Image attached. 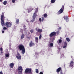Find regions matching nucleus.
Instances as JSON below:
<instances>
[{
	"label": "nucleus",
	"instance_id": "e433bc0d",
	"mask_svg": "<svg viewBox=\"0 0 74 74\" xmlns=\"http://www.w3.org/2000/svg\"><path fill=\"white\" fill-rule=\"evenodd\" d=\"M0 50L1 51V52H3V49H2V48H1L0 49Z\"/></svg>",
	"mask_w": 74,
	"mask_h": 74
},
{
	"label": "nucleus",
	"instance_id": "f3484780",
	"mask_svg": "<svg viewBox=\"0 0 74 74\" xmlns=\"http://www.w3.org/2000/svg\"><path fill=\"white\" fill-rule=\"evenodd\" d=\"M70 65L74 64V61H71V62H70Z\"/></svg>",
	"mask_w": 74,
	"mask_h": 74
},
{
	"label": "nucleus",
	"instance_id": "ddd939ff",
	"mask_svg": "<svg viewBox=\"0 0 74 74\" xmlns=\"http://www.w3.org/2000/svg\"><path fill=\"white\" fill-rule=\"evenodd\" d=\"M62 70V68H61L60 67L58 68L56 70L57 73H59L60 72V71Z\"/></svg>",
	"mask_w": 74,
	"mask_h": 74
},
{
	"label": "nucleus",
	"instance_id": "9d476101",
	"mask_svg": "<svg viewBox=\"0 0 74 74\" xmlns=\"http://www.w3.org/2000/svg\"><path fill=\"white\" fill-rule=\"evenodd\" d=\"M64 19H66V21L67 22L69 21V16H64Z\"/></svg>",
	"mask_w": 74,
	"mask_h": 74
},
{
	"label": "nucleus",
	"instance_id": "c9c22d12",
	"mask_svg": "<svg viewBox=\"0 0 74 74\" xmlns=\"http://www.w3.org/2000/svg\"><path fill=\"white\" fill-rule=\"evenodd\" d=\"M39 21H40V22H41V18H39Z\"/></svg>",
	"mask_w": 74,
	"mask_h": 74
},
{
	"label": "nucleus",
	"instance_id": "9b49d317",
	"mask_svg": "<svg viewBox=\"0 0 74 74\" xmlns=\"http://www.w3.org/2000/svg\"><path fill=\"white\" fill-rule=\"evenodd\" d=\"M5 56L6 57L5 59H7L9 58V56H10V54H9V53H6Z\"/></svg>",
	"mask_w": 74,
	"mask_h": 74
},
{
	"label": "nucleus",
	"instance_id": "603ef678",
	"mask_svg": "<svg viewBox=\"0 0 74 74\" xmlns=\"http://www.w3.org/2000/svg\"><path fill=\"white\" fill-rule=\"evenodd\" d=\"M28 21V20H27V22H28V21Z\"/></svg>",
	"mask_w": 74,
	"mask_h": 74
},
{
	"label": "nucleus",
	"instance_id": "4d7b16f0",
	"mask_svg": "<svg viewBox=\"0 0 74 74\" xmlns=\"http://www.w3.org/2000/svg\"><path fill=\"white\" fill-rule=\"evenodd\" d=\"M37 39H38V38H37Z\"/></svg>",
	"mask_w": 74,
	"mask_h": 74
},
{
	"label": "nucleus",
	"instance_id": "f257e3e1",
	"mask_svg": "<svg viewBox=\"0 0 74 74\" xmlns=\"http://www.w3.org/2000/svg\"><path fill=\"white\" fill-rule=\"evenodd\" d=\"M18 47L20 51H22V53L24 54L25 53V49L24 46L22 45H18Z\"/></svg>",
	"mask_w": 74,
	"mask_h": 74
},
{
	"label": "nucleus",
	"instance_id": "c756f323",
	"mask_svg": "<svg viewBox=\"0 0 74 74\" xmlns=\"http://www.w3.org/2000/svg\"><path fill=\"white\" fill-rule=\"evenodd\" d=\"M10 67L11 68H13L14 67V65H10Z\"/></svg>",
	"mask_w": 74,
	"mask_h": 74
},
{
	"label": "nucleus",
	"instance_id": "bb28decb",
	"mask_svg": "<svg viewBox=\"0 0 74 74\" xmlns=\"http://www.w3.org/2000/svg\"><path fill=\"white\" fill-rule=\"evenodd\" d=\"M53 43H50L51 47H53Z\"/></svg>",
	"mask_w": 74,
	"mask_h": 74
},
{
	"label": "nucleus",
	"instance_id": "aec40b11",
	"mask_svg": "<svg viewBox=\"0 0 74 74\" xmlns=\"http://www.w3.org/2000/svg\"><path fill=\"white\" fill-rule=\"evenodd\" d=\"M24 38V34L23 33L22 35H21V39H23Z\"/></svg>",
	"mask_w": 74,
	"mask_h": 74
},
{
	"label": "nucleus",
	"instance_id": "a19ab883",
	"mask_svg": "<svg viewBox=\"0 0 74 74\" xmlns=\"http://www.w3.org/2000/svg\"><path fill=\"white\" fill-rule=\"evenodd\" d=\"M36 73H37V69H36Z\"/></svg>",
	"mask_w": 74,
	"mask_h": 74
},
{
	"label": "nucleus",
	"instance_id": "f704fd0d",
	"mask_svg": "<svg viewBox=\"0 0 74 74\" xmlns=\"http://www.w3.org/2000/svg\"><path fill=\"white\" fill-rule=\"evenodd\" d=\"M14 63H10V65H14Z\"/></svg>",
	"mask_w": 74,
	"mask_h": 74
},
{
	"label": "nucleus",
	"instance_id": "37998d69",
	"mask_svg": "<svg viewBox=\"0 0 74 74\" xmlns=\"http://www.w3.org/2000/svg\"><path fill=\"white\" fill-rule=\"evenodd\" d=\"M4 33V31H2V33Z\"/></svg>",
	"mask_w": 74,
	"mask_h": 74
},
{
	"label": "nucleus",
	"instance_id": "6ab92c4d",
	"mask_svg": "<svg viewBox=\"0 0 74 74\" xmlns=\"http://www.w3.org/2000/svg\"><path fill=\"white\" fill-rule=\"evenodd\" d=\"M7 3V1H5L3 2V4L4 5H6Z\"/></svg>",
	"mask_w": 74,
	"mask_h": 74
},
{
	"label": "nucleus",
	"instance_id": "a211bd4d",
	"mask_svg": "<svg viewBox=\"0 0 74 74\" xmlns=\"http://www.w3.org/2000/svg\"><path fill=\"white\" fill-rule=\"evenodd\" d=\"M66 38V41H68V42H69V41H70V39H69V38Z\"/></svg>",
	"mask_w": 74,
	"mask_h": 74
},
{
	"label": "nucleus",
	"instance_id": "473e14b6",
	"mask_svg": "<svg viewBox=\"0 0 74 74\" xmlns=\"http://www.w3.org/2000/svg\"><path fill=\"white\" fill-rule=\"evenodd\" d=\"M12 2L13 3H14L15 2V0H12Z\"/></svg>",
	"mask_w": 74,
	"mask_h": 74
},
{
	"label": "nucleus",
	"instance_id": "f8f14e48",
	"mask_svg": "<svg viewBox=\"0 0 74 74\" xmlns=\"http://www.w3.org/2000/svg\"><path fill=\"white\" fill-rule=\"evenodd\" d=\"M67 46V42H64V45L63 47V48H66Z\"/></svg>",
	"mask_w": 74,
	"mask_h": 74
},
{
	"label": "nucleus",
	"instance_id": "0eeeda50",
	"mask_svg": "<svg viewBox=\"0 0 74 74\" xmlns=\"http://www.w3.org/2000/svg\"><path fill=\"white\" fill-rule=\"evenodd\" d=\"M23 71V69L22 68L21 66H19L18 68V71L19 73H20L19 74H21L22 73V71Z\"/></svg>",
	"mask_w": 74,
	"mask_h": 74
},
{
	"label": "nucleus",
	"instance_id": "f03ea898",
	"mask_svg": "<svg viewBox=\"0 0 74 74\" xmlns=\"http://www.w3.org/2000/svg\"><path fill=\"white\" fill-rule=\"evenodd\" d=\"M1 22L2 26H4V13H2V15L1 16Z\"/></svg>",
	"mask_w": 74,
	"mask_h": 74
},
{
	"label": "nucleus",
	"instance_id": "20e7f679",
	"mask_svg": "<svg viewBox=\"0 0 74 74\" xmlns=\"http://www.w3.org/2000/svg\"><path fill=\"white\" fill-rule=\"evenodd\" d=\"M32 72V69L30 68H26L25 71L26 74H29Z\"/></svg>",
	"mask_w": 74,
	"mask_h": 74
},
{
	"label": "nucleus",
	"instance_id": "6e6d98bb",
	"mask_svg": "<svg viewBox=\"0 0 74 74\" xmlns=\"http://www.w3.org/2000/svg\"><path fill=\"white\" fill-rule=\"evenodd\" d=\"M29 34H30V33H29Z\"/></svg>",
	"mask_w": 74,
	"mask_h": 74
},
{
	"label": "nucleus",
	"instance_id": "864d4df0",
	"mask_svg": "<svg viewBox=\"0 0 74 74\" xmlns=\"http://www.w3.org/2000/svg\"><path fill=\"white\" fill-rule=\"evenodd\" d=\"M36 55H37V53H35Z\"/></svg>",
	"mask_w": 74,
	"mask_h": 74
},
{
	"label": "nucleus",
	"instance_id": "79ce46f5",
	"mask_svg": "<svg viewBox=\"0 0 74 74\" xmlns=\"http://www.w3.org/2000/svg\"><path fill=\"white\" fill-rule=\"evenodd\" d=\"M60 74H63V72H60Z\"/></svg>",
	"mask_w": 74,
	"mask_h": 74
},
{
	"label": "nucleus",
	"instance_id": "4c0bfd02",
	"mask_svg": "<svg viewBox=\"0 0 74 74\" xmlns=\"http://www.w3.org/2000/svg\"><path fill=\"white\" fill-rule=\"evenodd\" d=\"M21 33H23V29H21Z\"/></svg>",
	"mask_w": 74,
	"mask_h": 74
},
{
	"label": "nucleus",
	"instance_id": "c03bdc74",
	"mask_svg": "<svg viewBox=\"0 0 74 74\" xmlns=\"http://www.w3.org/2000/svg\"><path fill=\"white\" fill-rule=\"evenodd\" d=\"M70 66H71V67H72L73 66V65H70Z\"/></svg>",
	"mask_w": 74,
	"mask_h": 74
},
{
	"label": "nucleus",
	"instance_id": "7c9ffc66",
	"mask_svg": "<svg viewBox=\"0 0 74 74\" xmlns=\"http://www.w3.org/2000/svg\"><path fill=\"white\" fill-rule=\"evenodd\" d=\"M35 40L36 42H37V37H36Z\"/></svg>",
	"mask_w": 74,
	"mask_h": 74
},
{
	"label": "nucleus",
	"instance_id": "cd10ccee",
	"mask_svg": "<svg viewBox=\"0 0 74 74\" xmlns=\"http://www.w3.org/2000/svg\"><path fill=\"white\" fill-rule=\"evenodd\" d=\"M30 32L31 33H33V32H34V30H33V29H32L30 31Z\"/></svg>",
	"mask_w": 74,
	"mask_h": 74
},
{
	"label": "nucleus",
	"instance_id": "49530a36",
	"mask_svg": "<svg viewBox=\"0 0 74 74\" xmlns=\"http://www.w3.org/2000/svg\"><path fill=\"white\" fill-rule=\"evenodd\" d=\"M59 29H62V28H61V27H59Z\"/></svg>",
	"mask_w": 74,
	"mask_h": 74
},
{
	"label": "nucleus",
	"instance_id": "a878e982",
	"mask_svg": "<svg viewBox=\"0 0 74 74\" xmlns=\"http://www.w3.org/2000/svg\"><path fill=\"white\" fill-rule=\"evenodd\" d=\"M25 32H24V33L25 34H24V35H26V34H27V32H26V30L25 29Z\"/></svg>",
	"mask_w": 74,
	"mask_h": 74
},
{
	"label": "nucleus",
	"instance_id": "393cba45",
	"mask_svg": "<svg viewBox=\"0 0 74 74\" xmlns=\"http://www.w3.org/2000/svg\"><path fill=\"white\" fill-rule=\"evenodd\" d=\"M42 37V35L41 34H40V35L39 37V40H41V38Z\"/></svg>",
	"mask_w": 74,
	"mask_h": 74
},
{
	"label": "nucleus",
	"instance_id": "de8ad7c7",
	"mask_svg": "<svg viewBox=\"0 0 74 74\" xmlns=\"http://www.w3.org/2000/svg\"><path fill=\"white\" fill-rule=\"evenodd\" d=\"M1 54H3V52L2 51H1Z\"/></svg>",
	"mask_w": 74,
	"mask_h": 74
},
{
	"label": "nucleus",
	"instance_id": "72a5a7b5",
	"mask_svg": "<svg viewBox=\"0 0 74 74\" xmlns=\"http://www.w3.org/2000/svg\"><path fill=\"white\" fill-rule=\"evenodd\" d=\"M3 30H7V28L5 27H4L3 28Z\"/></svg>",
	"mask_w": 74,
	"mask_h": 74
},
{
	"label": "nucleus",
	"instance_id": "dca6fc26",
	"mask_svg": "<svg viewBox=\"0 0 74 74\" xmlns=\"http://www.w3.org/2000/svg\"><path fill=\"white\" fill-rule=\"evenodd\" d=\"M38 31L39 33H41V32H42V29H38Z\"/></svg>",
	"mask_w": 74,
	"mask_h": 74
},
{
	"label": "nucleus",
	"instance_id": "58836bf2",
	"mask_svg": "<svg viewBox=\"0 0 74 74\" xmlns=\"http://www.w3.org/2000/svg\"><path fill=\"white\" fill-rule=\"evenodd\" d=\"M40 74H43V73L42 72H40Z\"/></svg>",
	"mask_w": 74,
	"mask_h": 74
},
{
	"label": "nucleus",
	"instance_id": "6e6552de",
	"mask_svg": "<svg viewBox=\"0 0 74 74\" xmlns=\"http://www.w3.org/2000/svg\"><path fill=\"white\" fill-rule=\"evenodd\" d=\"M5 26H7V27H11V25H12V24L10 23V22H6L5 23Z\"/></svg>",
	"mask_w": 74,
	"mask_h": 74
},
{
	"label": "nucleus",
	"instance_id": "3c124183",
	"mask_svg": "<svg viewBox=\"0 0 74 74\" xmlns=\"http://www.w3.org/2000/svg\"><path fill=\"white\" fill-rule=\"evenodd\" d=\"M28 38H29H29H29V37H28Z\"/></svg>",
	"mask_w": 74,
	"mask_h": 74
},
{
	"label": "nucleus",
	"instance_id": "2eb2a0df",
	"mask_svg": "<svg viewBox=\"0 0 74 74\" xmlns=\"http://www.w3.org/2000/svg\"><path fill=\"white\" fill-rule=\"evenodd\" d=\"M43 16L45 18H47L48 17V15L47 13H45L43 14Z\"/></svg>",
	"mask_w": 74,
	"mask_h": 74
},
{
	"label": "nucleus",
	"instance_id": "5701e85b",
	"mask_svg": "<svg viewBox=\"0 0 74 74\" xmlns=\"http://www.w3.org/2000/svg\"><path fill=\"white\" fill-rule=\"evenodd\" d=\"M62 41V40L61 39H59L58 40V44H60V43H61V42Z\"/></svg>",
	"mask_w": 74,
	"mask_h": 74
},
{
	"label": "nucleus",
	"instance_id": "7ed1b4c3",
	"mask_svg": "<svg viewBox=\"0 0 74 74\" xmlns=\"http://www.w3.org/2000/svg\"><path fill=\"white\" fill-rule=\"evenodd\" d=\"M37 9L36 10H35V12L33 16V19L32 20H31V22H33L34 20L35 19V18H36V16H37Z\"/></svg>",
	"mask_w": 74,
	"mask_h": 74
},
{
	"label": "nucleus",
	"instance_id": "4468645a",
	"mask_svg": "<svg viewBox=\"0 0 74 74\" xmlns=\"http://www.w3.org/2000/svg\"><path fill=\"white\" fill-rule=\"evenodd\" d=\"M34 45V44L32 42H30L29 43V46L30 47H32V46H33V45Z\"/></svg>",
	"mask_w": 74,
	"mask_h": 74
},
{
	"label": "nucleus",
	"instance_id": "a18cd8bd",
	"mask_svg": "<svg viewBox=\"0 0 74 74\" xmlns=\"http://www.w3.org/2000/svg\"><path fill=\"white\" fill-rule=\"evenodd\" d=\"M2 1L3 0H0V1H1V2H2Z\"/></svg>",
	"mask_w": 74,
	"mask_h": 74
},
{
	"label": "nucleus",
	"instance_id": "4be33fe9",
	"mask_svg": "<svg viewBox=\"0 0 74 74\" xmlns=\"http://www.w3.org/2000/svg\"><path fill=\"white\" fill-rule=\"evenodd\" d=\"M32 10H33V8H29L28 10V12H30Z\"/></svg>",
	"mask_w": 74,
	"mask_h": 74
},
{
	"label": "nucleus",
	"instance_id": "b1692460",
	"mask_svg": "<svg viewBox=\"0 0 74 74\" xmlns=\"http://www.w3.org/2000/svg\"><path fill=\"white\" fill-rule=\"evenodd\" d=\"M16 23L18 24L19 23V19H17L16 21Z\"/></svg>",
	"mask_w": 74,
	"mask_h": 74
},
{
	"label": "nucleus",
	"instance_id": "09e8293b",
	"mask_svg": "<svg viewBox=\"0 0 74 74\" xmlns=\"http://www.w3.org/2000/svg\"><path fill=\"white\" fill-rule=\"evenodd\" d=\"M38 73V70L37 69V73Z\"/></svg>",
	"mask_w": 74,
	"mask_h": 74
},
{
	"label": "nucleus",
	"instance_id": "412c9836",
	"mask_svg": "<svg viewBox=\"0 0 74 74\" xmlns=\"http://www.w3.org/2000/svg\"><path fill=\"white\" fill-rule=\"evenodd\" d=\"M56 1V0H51V3H54Z\"/></svg>",
	"mask_w": 74,
	"mask_h": 74
},
{
	"label": "nucleus",
	"instance_id": "8fccbe9b",
	"mask_svg": "<svg viewBox=\"0 0 74 74\" xmlns=\"http://www.w3.org/2000/svg\"><path fill=\"white\" fill-rule=\"evenodd\" d=\"M36 30L37 31V28H36Z\"/></svg>",
	"mask_w": 74,
	"mask_h": 74
},
{
	"label": "nucleus",
	"instance_id": "c85d7f7f",
	"mask_svg": "<svg viewBox=\"0 0 74 74\" xmlns=\"http://www.w3.org/2000/svg\"><path fill=\"white\" fill-rule=\"evenodd\" d=\"M42 22H44V18L43 17H42Z\"/></svg>",
	"mask_w": 74,
	"mask_h": 74
},
{
	"label": "nucleus",
	"instance_id": "1a4fd4ad",
	"mask_svg": "<svg viewBox=\"0 0 74 74\" xmlns=\"http://www.w3.org/2000/svg\"><path fill=\"white\" fill-rule=\"evenodd\" d=\"M16 57L18 59H21V55L19 53L17 54V56H16Z\"/></svg>",
	"mask_w": 74,
	"mask_h": 74
},
{
	"label": "nucleus",
	"instance_id": "423d86ee",
	"mask_svg": "<svg viewBox=\"0 0 74 74\" xmlns=\"http://www.w3.org/2000/svg\"><path fill=\"white\" fill-rule=\"evenodd\" d=\"M56 35V33L55 32H53L51 33L49 35L50 37H54Z\"/></svg>",
	"mask_w": 74,
	"mask_h": 74
},
{
	"label": "nucleus",
	"instance_id": "39448f33",
	"mask_svg": "<svg viewBox=\"0 0 74 74\" xmlns=\"http://www.w3.org/2000/svg\"><path fill=\"white\" fill-rule=\"evenodd\" d=\"M64 5H63L62 7V8L61 9H60L59 11L58 12V14H60L62 13L63 12V11H64Z\"/></svg>",
	"mask_w": 74,
	"mask_h": 74
},
{
	"label": "nucleus",
	"instance_id": "ea45409f",
	"mask_svg": "<svg viewBox=\"0 0 74 74\" xmlns=\"http://www.w3.org/2000/svg\"><path fill=\"white\" fill-rule=\"evenodd\" d=\"M0 74H3V73L2 72V71H1V72H0Z\"/></svg>",
	"mask_w": 74,
	"mask_h": 74
},
{
	"label": "nucleus",
	"instance_id": "5fc2aeb1",
	"mask_svg": "<svg viewBox=\"0 0 74 74\" xmlns=\"http://www.w3.org/2000/svg\"><path fill=\"white\" fill-rule=\"evenodd\" d=\"M71 58H72V57H71Z\"/></svg>",
	"mask_w": 74,
	"mask_h": 74
},
{
	"label": "nucleus",
	"instance_id": "2f4dec72",
	"mask_svg": "<svg viewBox=\"0 0 74 74\" xmlns=\"http://www.w3.org/2000/svg\"><path fill=\"white\" fill-rule=\"evenodd\" d=\"M24 27V30H26V29H27V28H26V26L24 25L23 26Z\"/></svg>",
	"mask_w": 74,
	"mask_h": 74
}]
</instances>
